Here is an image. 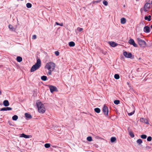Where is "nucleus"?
<instances>
[{"label": "nucleus", "mask_w": 152, "mask_h": 152, "mask_svg": "<svg viewBox=\"0 0 152 152\" xmlns=\"http://www.w3.org/2000/svg\"><path fill=\"white\" fill-rule=\"evenodd\" d=\"M49 88L51 93H53L54 92L58 91V89L55 86H49Z\"/></svg>", "instance_id": "nucleus-7"}, {"label": "nucleus", "mask_w": 152, "mask_h": 152, "mask_svg": "<svg viewBox=\"0 0 152 152\" xmlns=\"http://www.w3.org/2000/svg\"><path fill=\"white\" fill-rule=\"evenodd\" d=\"M50 145L49 143H46L45 145V147L46 148H48L50 147Z\"/></svg>", "instance_id": "nucleus-29"}, {"label": "nucleus", "mask_w": 152, "mask_h": 152, "mask_svg": "<svg viewBox=\"0 0 152 152\" xmlns=\"http://www.w3.org/2000/svg\"><path fill=\"white\" fill-rule=\"evenodd\" d=\"M103 4L105 6H107L108 5V2L107 1L104 0L103 2Z\"/></svg>", "instance_id": "nucleus-36"}, {"label": "nucleus", "mask_w": 152, "mask_h": 152, "mask_svg": "<svg viewBox=\"0 0 152 152\" xmlns=\"http://www.w3.org/2000/svg\"><path fill=\"white\" fill-rule=\"evenodd\" d=\"M151 27L152 29V25L151 26Z\"/></svg>", "instance_id": "nucleus-45"}, {"label": "nucleus", "mask_w": 152, "mask_h": 152, "mask_svg": "<svg viewBox=\"0 0 152 152\" xmlns=\"http://www.w3.org/2000/svg\"><path fill=\"white\" fill-rule=\"evenodd\" d=\"M115 104H118L120 103V101L119 100H115L114 102Z\"/></svg>", "instance_id": "nucleus-33"}, {"label": "nucleus", "mask_w": 152, "mask_h": 152, "mask_svg": "<svg viewBox=\"0 0 152 152\" xmlns=\"http://www.w3.org/2000/svg\"><path fill=\"white\" fill-rule=\"evenodd\" d=\"M152 140V137L151 136L148 137L147 139V140L148 141H150Z\"/></svg>", "instance_id": "nucleus-37"}, {"label": "nucleus", "mask_w": 152, "mask_h": 152, "mask_svg": "<svg viewBox=\"0 0 152 152\" xmlns=\"http://www.w3.org/2000/svg\"><path fill=\"white\" fill-rule=\"evenodd\" d=\"M26 6L28 8H31L32 7V4L29 3H28L26 4Z\"/></svg>", "instance_id": "nucleus-23"}, {"label": "nucleus", "mask_w": 152, "mask_h": 152, "mask_svg": "<svg viewBox=\"0 0 152 152\" xmlns=\"http://www.w3.org/2000/svg\"><path fill=\"white\" fill-rule=\"evenodd\" d=\"M16 60L18 62H20L22 60V58L20 56H18L16 58Z\"/></svg>", "instance_id": "nucleus-19"}, {"label": "nucleus", "mask_w": 152, "mask_h": 152, "mask_svg": "<svg viewBox=\"0 0 152 152\" xmlns=\"http://www.w3.org/2000/svg\"><path fill=\"white\" fill-rule=\"evenodd\" d=\"M83 28H80V27H77V31H78L79 32H81V31H82L83 30Z\"/></svg>", "instance_id": "nucleus-34"}, {"label": "nucleus", "mask_w": 152, "mask_h": 152, "mask_svg": "<svg viewBox=\"0 0 152 152\" xmlns=\"http://www.w3.org/2000/svg\"><path fill=\"white\" fill-rule=\"evenodd\" d=\"M147 135L145 134H142L141 135V137L143 139H145L147 137Z\"/></svg>", "instance_id": "nucleus-32"}, {"label": "nucleus", "mask_w": 152, "mask_h": 152, "mask_svg": "<svg viewBox=\"0 0 152 152\" xmlns=\"http://www.w3.org/2000/svg\"><path fill=\"white\" fill-rule=\"evenodd\" d=\"M102 111L105 116H108L109 112L108 109V107L106 106L105 104L104 105L102 108Z\"/></svg>", "instance_id": "nucleus-5"}, {"label": "nucleus", "mask_w": 152, "mask_h": 152, "mask_svg": "<svg viewBox=\"0 0 152 152\" xmlns=\"http://www.w3.org/2000/svg\"><path fill=\"white\" fill-rule=\"evenodd\" d=\"M37 38V36L36 35H34L32 36V39H35Z\"/></svg>", "instance_id": "nucleus-40"}, {"label": "nucleus", "mask_w": 152, "mask_h": 152, "mask_svg": "<svg viewBox=\"0 0 152 152\" xmlns=\"http://www.w3.org/2000/svg\"><path fill=\"white\" fill-rule=\"evenodd\" d=\"M94 111L97 113H99L101 111L100 109L99 108H96L94 109Z\"/></svg>", "instance_id": "nucleus-20"}, {"label": "nucleus", "mask_w": 152, "mask_h": 152, "mask_svg": "<svg viewBox=\"0 0 152 152\" xmlns=\"http://www.w3.org/2000/svg\"><path fill=\"white\" fill-rule=\"evenodd\" d=\"M124 7H125V5H124Z\"/></svg>", "instance_id": "nucleus-46"}, {"label": "nucleus", "mask_w": 152, "mask_h": 152, "mask_svg": "<svg viewBox=\"0 0 152 152\" xmlns=\"http://www.w3.org/2000/svg\"><path fill=\"white\" fill-rule=\"evenodd\" d=\"M41 66V61L40 59H38L37 60V62L33 65L31 68L30 71L31 72H33L38 69H39Z\"/></svg>", "instance_id": "nucleus-2"}, {"label": "nucleus", "mask_w": 152, "mask_h": 152, "mask_svg": "<svg viewBox=\"0 0 152 152\" xmlns=\"http://www.w3.org/2000/svg\"><path fill=\"white\" fill-rule=\"evenodd\" d=\"M129 43L130 45H133L135 47H137V45L135 43L134 40L132 39H130L129 41Z\"/></svg>", "instance_id": "nucleus-9"}, {"label": "nucleus", "mask_w": 152, "mask_h": 152, "mask_svg": "<svg viewBox=\"0 0 152 152\" xmlns=\"http://www.w3.org/2000/svg\"><path fill=\"white\" fill-rule=\"evenodd\" d=\"M150 8L149 3H146L144 5V10L145 12L148 11Z\"/></svg>", "instance_id": "nucleus-8"}, {"label": "nucleus", "mask_w": 152, "mask_h": 152, "mask_svg": "<svg viewBox=\"0 0 152 152\" xmlns=\"http://www.w3.org/2000/svg\"><path fill=\"white\" fill-rule=\"evenodd\" d=\"M87 140L88 141H91L92 140V139L91 137H88L87 138Z\"/></svg>", "instance_id": "nucleus-31"}, {"label": "nucleus", "mask_w": 152, "mask_h": 152, "mask_svg": "<svg viewBox=\"0 0 152 152\" xmlns=\"http://www.w3.org/2000/svg\"><path fill=\"white\" fill-rule=\"evenodd\" d=\"M101 0H97L95 1L96 3H99L101 1Z\"/></svg>", "instance_id": "nucleus-41"}, {"label": "nucleus", "mask_w": 152, "mask_h": 152, "mask_svg": "<svg viewBox=\"0 0 152 152\" xmlns=\"http://www.w3.org/2000/svg\"><path fill=\"white\" fill-rule=\"evenodd\" d=\"M18 117L17 115H15L12 117V119L13 120L16 121L18 119Z\"/></svg>", "instance_id": "nucleus-22"}, {"label": "nucleus", "mask_w": 152, "mask_h": 152, "mask_svg": "<svg viewBox=\"0 0 152 152\" xmlns=\"http://www.w3.org/2000/svg\"><path fill=\"white\" fill-rule=\"evenodd\" d=\"M127 84L128 85H129V82H127Z\"/></svg>", "instance_id": "nucleus-44"}, {"label": "nucleus", "mask_w": 152, "mask_h": 152, "mask_svg": "<svg viewBox=\"0 0 152 152\" xmlns=\"http://www.w3.org/2000/svg\"><path fill=\"white\" fill-rule=\"evenodd\" d=\"M151 15H149L148 16H145V17L144 19L145 20H147L148 21H150L151 20Z\"/></svg>", "instance_id": "nucleus-16"}, {"label": "nucleus", "mask_w": 152, "mask_h": 152, "mask_svg": "<svg viewBox=\"0 0 152 152\" xmlns=\"http://www.w3.org/2000/svg\"><path fill=\"white\" fill-rule=\"evenodd\" d=\"M143 31L146 33H148L150 32V28L148 26H145L143 28Z\"/></svg>", "instance_id": "nucleus-10"}, {"label": "nucleus", "mask_w": 152, "mask_h": 152, "mask_svg": "<svg viewBox=\"0 0 152 152\" xmlns=\"http://www.w3.org/2000/svg\"><path fill=\"white\" fill-rule=\"evenodd\" d=\"M140 121L141 122L144 123L146 124H149L148 121L146 119H145L143 118H141L140 119Z\"/></svg>", "instance_id": "nucleus-11"}, {"label": "nucleus", "mask_w": 152, "mask_h": 152, "mask_svg": "<svg viewBox=\"0 0 152 152\" xmlns=\"http://www.w3.org/2000/svg\"><path fill=\"white\" fill-rule=\"evenodd\" d=\"M126 22V19L124 18H122L121 19V24H124Z\"/></svg>", "instance_id": "nucleus-17"}, {"label": "nucleus", "mask_w": 152, "mask_h": 152, "mask_svg": "<svg viewBox=\"0 0 152 152\" xmlns=\"http://www.w3.org/2000/svg\"><path fill=\"white\" fill-rule=\"evenodd\" d=\"M116 138L115 137H113L111 138V141L112 142H115L116 140Z\"/></svg>", "instance_id": "nucleus-25"}, {"label": "nucleus", "mask_w": 152, "mask_h": 152, "mask_svg": "<svg viewBox=\"0 0 152 152\" xmlns=\"http://www.w3.org/2000/svg\"><path fill=\"white\" fill-rule=\"evenodd\" d=\"M129 134L132 137H134V135L133 133L132 132H129Z\"/></svg>", "instance_id": "nucleus-28"}, {"label": "nucleus", "mask_w": 152, "mask_h": 152, "mask_svg": "<svg viewBox=\"0 0 152 152\" xmlns=\"http://www.w3.org/2000/svg\"><path fill=\"white\" fill-rule=\"evenodd\" d=\"M134 111L132 112L131 113H128V115H129V116H130V115H132L134 113Z\"/></svg>", "instance_id": "nucleus-39"}, {"label": "nucleus", "mask_w": 152, "mask_h": 152, "mask_svg": "<svg viewBox=\"0 0 152 152\" xmlns=\"http://www.w3.org/2000/svg\"><path fill=\"white\" fill-rule=\"evenodd\" d=\"M123 55L126 58H130L132 57V54L131 53H128L126 51H124L123 52Z\"/></svg>", "instance_id": "nucleus-6"}, {"label": "nucleus", "mask_w": 152, "mask_h": 152, "mask_svg": "<svg viewBox=\"0 0 152 152\" xmlns=\"http://www.w3.org/2000/svg\"><path fill=\"white\" fill-rule=\"evenodd\" d=\"M55 55L57 56H59V53L58 51H56L55 52Z\"/></svg>", "instance_id": "nucleus-38"}, {"label": "nucleus", "mask_w": 152, "mask_h": 152, "mask_svg": "<svg viewBox=\"0 0 152 152\" xmlns=\"http://www.w3.org/2000/svg\"><path fill=\"white\" fill-rule=\"evenodd\" d=\"M41 79L44 81H45L47 79V77L46 76H43L41 77Z\"/></svg>", "instance_id": "nucleus-24"}, {"label": "nucleus", "mask_w": 152, "mask_h": 152, "mask_svg": "<svg viewBox=\"0 0 152 152\" xmlns=\"http://www.w3.org/2000/svg\"><path fill=\"white\" fill-rule=\"evenodd\" d=\"M56 24L57 25H59L61 26H63V23H59L57 22H56Z\"/></svg>", "instance_id": "nucleus-35"}, {"label": "nucleus", "mask_w": 152, "mask_h": 152, "mask_svg": "<svg viewBox=\"0 0 152 152\" xmlns=\"http://www.w3.org/2000/svg\"><path fill=\"white\" fill-rule=\"evenodd\" d=\"M12 110V108L10 107H3L1 108L0 110L1 111H7L10 110Z\"/></svg>", "instance_id": "nucleus-13"}, {"label": "nucleus", "mask_w": 152, "mask_h": 152, "mask_svg": "<svg viewBox=\"0 0 152 152\" xmlns=\"http://www.w3.org/2000/svg\"><path fill=\"white\" fill-rule=\"evenodd\" d=\"M137 142L139 144H140L142 143V141L141 139H139L137 140Z\"/></svg>", "instance_id": "nucleus-30"}, {"label": "nucleus", "mask_w": 152, "mask_h": 152, "mask_svg": "<svg viewBox=\"0 0 152 152\" xmlns=\"http://www.w3.org/2000/svg\"><path fill=\"white\" fill-rule=\"evenodd\" d=\"M142 9H141V11H142Z\"/></svg>", "instance_id": "nucleus-48"}, {"label": "nucleus", "mask_w": 152, "mask_h": 152, "mask_svg": "<svg viewBox=\"0 0 152 152\" xmlns=\"http://www.w3.org/2000/svg\"><path fill=\"white\" fill-rule=\"evenodd\" d=\"M69 46L72 47L75 46V44L73 42H69Z\"/></svg>", "instance_id": "nucleus-18"}, {"label": "nucleus", "mask_w": 152, "mask_h": 152, "mask_svg": "<svg viewBox=\"0 0 152 152\" xmlns=\"http://www.w3.org/2000/svg\"><path fill=\"white\" fill-rule=\"evenodd\" d=\"M36 104L38 108V111L39 113H43L45 111L44 104L39 102H37Z\"/></svg>", "instance_id": "nucleus-3"}, {"label": "nucleus", "mask_w": 152, "mask_h": 152, "mask_svg": "<svg viewBox=\"0 0 152 152\" xmlns=\"http://www.w3.org/2000/svg\"><path fill=\"white\" fill-rule=\"evenodd\" d=\"M95 3H96V2H95V1H93L92 2V3H93V4H94Z\"/></svg>", "instance_id": "nucleus-43"}, {"label": "nucleus", "mask_w": 152, "mask_h": 152, "mask_svg": "<svg viewBox=\"0 0 152 152\" xmlns=\"http://www.w3.org/2000/svg\"><path fill=\"white\" fill-rule=\"evenodd\" d=\"M9 28L12 31H14L15 30V29L14 28H13V26H12L11 25H10L9 26Z\"/></svg>", "instance_id": "nucleus-26"}, {"label": "nucleus", "mask_w": 152, "mask_h": 152, "mask_svg": "<svg viewBox=\"0 0 152 152\" xmlns=\"http://www.w3.org/2000/svg\"><path fill=\"white\" fill-rule=\"evenodd\" d=\"M3 104L5 106H7L9 105V103L7 100H5L3 102Z\"/></svg>", "instance_id": "nucleus-15"}, {"label": "nucleus", "mask_w": 152, "mask_h": 152, "mask_svg": "<svg viewBox=\"0 0 152 152\" xmlns=\"http://www.w3.org/2000/svg\"><path fill=\"white\" fill-rule=\"evenodd\" d=\"M151 4H152V1H151Z\"/></svg>", "instance_id": "nucleus-47"}, {"label": "nucleus", "mask_w": 152, "mask_h": 152, "mask_svg": "<svg viewBox=\"0 0 152 152\" xmlns=\"http://www.w3.org/2000/svg\"><path fill=\"white\" fill-rule=\"evenodd\" d=\"M136 1H138V0H136Z\"/></svg>", "instance_id": "nucleus-49"}, {"label": "nucleus", "mask_w": 152, "mask_h": 152, "mask_svg": "<svg viewBox=\"0 0 152 152\" xmlns=\"http://www.w3.org/2000/svg\"><path fill=\"white\" fill-rule=\"evenodd\" d=\"M96 139H100V137L99 136H96Z\"/></svg>", "instance_id": "nucleus-42"}, {"label": "nucleus", "mask_w": 152, "mask_h": 152, "mask_svg": "<svg viewBox=\"0 0 152 152\" xmlns=\"http://www.w3.org/2000/svg\"><path fill=\"white\" fill-rule=\"evenodd\" d=\"M25 116L26 118H31V115L27 113H26L25 114Z\"/></svg>", "instance_id": "nucleus-21"}, {"label": "nucleus", "mask_w": 152, "mask_h": 152, "mask_svg": "<svg viewBox=\"0 0 152 152\" xmlns=\"http://www.w3.org/2000/svg\"><path fill=\"white\" fill-rule=\"evenodd\" d=\"M45 67L49 71L48 74L51 75L52 74V72L54 70L55 68V64L53 62H49L47 63Z\"/></svg>", "instance_id": "nucleus-1"}, {"label": "nucleus", "mask_w": 152, "mask_h": 152, "mask_svg": "<svg viewBox=\"0 0 152 152\" xmlns=\"http://www.w3.org/2000/svg\"><path fill=\"white\" fill-rule=\"evenodd\" d=\"M20 137H23L26 138H30V136L26 135L24 133H23L20 135Z\"/></svg>", "instance_id": "nucleus-14"}, {"label": "nucleus", "mask_w": 152, "mask_h": 152, "mask_svg": "<svg viewBox=\"0 0 152 152\" xmlns=\"http://www.w3.org/2000/svg\"><path fill=\"white\" fill-rule=\"evenodd\" d=\"M114 78L116 79H118L120 78L119 75L118 74H115L114 75Z\"/></svg>", "instance_id": "nucleus-27"}, {"label": "nucleus", "mask_w": 152, "mask_h": 152, "mask_svg": "<svg viewBox=\"0 0 152 152\" xmlns=\"http://www.w3.org/2000/svg\"><path fill=\"white\" fill-rule=\"evenodd\" d=\"M109 43L110 45L113 47H115L118 45V44L114 42H110Z\"/></svg>", "instance_id": "nucleus-12"}, {"label": "nucleus", "mask_w": 152, "mask_h": 152, "mask_svg": "<svg viewBox=\"0 0 152 152\" xmlns=\"http://www.w3.org/2000/svg\"><path fill=\"white\" fill-rule=\"evenodd\" d=\"M138 43L141 47L145 48L146 45V42L139 37L137 38Z\"/></svg>", "instance_id": "nucleus-4"}]
</instances>
